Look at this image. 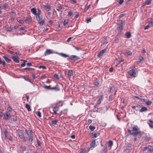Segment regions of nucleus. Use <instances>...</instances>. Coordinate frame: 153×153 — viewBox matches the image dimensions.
Instances as JSON below:
<instances>
[{"mask_svg": "<svg viewBox=\"0 0 153 153\" xmlns=\"http://www.w3.org/2000/svg\"><path fill=\"white\" fill-rule=\"evenodd\" d=\"M125 54L127 55V56H131L132 54V53L130 51H128L125 53Z\"/></svg>", "mask_w": 153, "mask_h": 153, "instance_id": "nucleus-26", "label": "nucleus"}, {"mask_svg": "<svg viewBox=\"0 0 153 153\" xmlns=\"http://www.w3.org/2000/svg\"><path fill=\"white\" fill-rule=\"evenodd\" d=\"M60 55L62 57L66 58L68 57H69V56L66 54H64L63 53H60Z\"/></svg>", "mask_w": 153, "mask_h": 153, "instance_id": "nucleus-34", "label": "nucleus"}, {"mask_svg": "<svg viewBox=\"0 0 153 153\" xmlns=\"http://www.w3.org/2000/svg\"><path fill=\"white\" fill-rule=\"evenodd\" d=\"M0 65H2L4 67L5 66V63L4 61H3L0 58Z\"/></svg>", "mask_w": 153, "mask_h": 153, "instance_id": "nucleus-25", "label": "nucleus"}, {"mask_svg": "<svg viewBox=\"0 0 153 153\" xmlns=\"http://www.w3.org/2000/svg\"><path fill=\"white\" fill-rule=\"evenodd\" d=\"M22 77L26 81H28L31 83H32V82L31 81L30 79H29L26 76H23Z\"/></svg>", "mask_w": 153, "mask_h": 153, "instance_id": "nucleus-29", "label": "nucleus"}, {"mask_svg": "<svg viewBox=\"0 0 153 153\" xmlns=\"http://www.w3.org/2000/svg\"><path fill=\"white\" fill-rule=\"evenodd\" d=\"M153 23L152 20L149 21L148 25L145 26L144 27V29L146 30L148 29L150 27H152L153 26Z\"/></svg>", "mask_w": 153, "mask_h": 153, "instance_id": "nucleus-6", "label": "nucleus"}, {"mask_svg": "<svg viewBox=\"0 0 153 153\" xmlns=\"http://www.w3.org/2000/svg\"><path fill=\"white\" fill-rule=\"evenodd\" d=\"M54 77L56 79H59V77L58 75L56 74H55L53 75Z\"/></svg>", "mask_w": 153, "mask_h": 153, "instance_id": "nucleus-50", "label": "nucleus"}, {"mask_svg": "<svg viewBox=\"0 0 153 153\" xmlns=\"http://www.w3.org/2000/svg\"><path fill=\"white\" fill-rule=\"evenodd\" d=\"M26 20L29 22H30L31 21V18H29V17H27L26 19Z\"/></svg>", "mask_w": 153, "mask_h": 153, "instance_id": "nucleus-44", "label": "nucleus"}, {"mask_svg": "<svg viewBox=\"0 0 153 153\" xmlns=\"http://www.w3.org/2000/svg\"><path fill=\"white\" fill-rule=\"evenodd\" d=\"M73 73L72 70H70L68 71V75L69 77L73 75Z\"/></svg>", "mask_w": 153, "mask_h": 153, "instance_id": "nucleus-12", "label": "nucleus"}, {"mask_svg": "<svg viewBox=\"0 0 153 153\" xmlns=\"http://www.w3.org/2000/svg\"><path fill=\"white\" fill-rule=\"evenodd\" d=\"M36 14V17L38 18V17H39V16H40V11H39V12Z\"/></svg>", "mask_w": 153, "mask_h": 153, "instance_id": "nucleus-46", "label": "nucleus"}, {"mask_svg": "<svg viewBox=\"0 0 153 153\" xmlns=\"http://www.w3.org/2000/svg\"><path fill=\"white\" fill-rule=\"evenodd\" d=\"M50 89V90H54L56 91H58L59 90V88L58 87V86L57 85H56L54 87L51 88Z\"/></svg>", "mask_w": 153, "mask_h": 153, "instance_id": "nucleus-11", "label": "nucleus"}, {"mask_svg": "<svg viewBox=\"0 0 153 153\" xmlns=\"http://www.w3.org/2000/svg\"><path fill=\"white\" fill-rule=\"evenodd\" d=\"M29 136L28 140L30 142L32 141L33 140V135H30Z\"/></svg>", "mask_w": 153, "mask_h": 153, "instance_id": "nucleus-28", "label": "nucleus"}, {"mask_svg": "<svg viewBox=\"0 0 153 153\" xmlns=\"http://www.w3.org/2000/svg\"><path fill=\"white\" fill-rule=\"evenodd\" d=\"M57 121L58 120H52L51 122L52 124L55 125L56 124Z\"/></svg>", "mask_w": 153, "mask_h": 153, "instance_id": "nucleus-32", "label": "nucleus"}, {"mask_svg": "<svg viewBox=\"0 0 153 153\" xmlns=\"http://www.w3.org/2000/svg\"><path fill=\"white\" fill-rule=\"evenodd\" d=\"M9 118L8 114H4V119L5 120H7Z\"/></svg>", "mask_w": 153, "mask_h": 153, "instance_id": "nucleus-37", "label": "nucleus"}, {"mask_svg": "<svg viewBox=\"0 0 153 153\" xmlns=\"http://www.w3.org/2000/svg\"><path fill=\"white\" fill-rule=\"evenodd\" d=\"M109 101H111L112 100V96L111 95L109 97Z\"/></svg>", "mask_w": 153, "mask_h": 153, "instance_id": "nucleus-63", "label": "nucleus"}, {"mask_svg": "<svg viewBox=\"0 0 153 153\" xmlns=\"http://www.w3.org/2000/svg\"><path fill=\"white\" fill-rule=\"evenodd\" d=\"M36 115L39 117H41V113L40 111H38L36 112Z\"/></svg>", "mask_w": 153, "mask_h": 153, "instance_id": "nucleus-39", "label": "nucleus"}, {"mask_svg": "<svg viewBox=\"0 0 153 153\" xmlns=\"http://www.w3.org/2000/svg\"><path fill=\"white\" fill-rule=\"evenodd\" d=\"M125 15L124 13L120 14L119 16V18H120Z\"/></svg>", "mask_w": 153, "mask_h": 153, "instance_id": "nucleus-55", "label": "nucleus"}, {"mask_svg": "<svg viewBox=\"0 0 153 153\" xmlns=\"http://www.w3.org/2000/svg\"><path fill=\"white\" fill-rule=\"evenodd\" d=\"M107 40L105 38L103 39V40H102V44H106L107 43Z\"/></svg>", "mask_w": 153, "mask_h": 153, "instance_id": "nucleus-40", "label": "nucleus"}, {"mask_svg": "<svg viewBox=\"0 0 153 153\" xmlns=\"http://www.w3.org/2000/svg\"><path fill=\"white\" fill-rule=\"evenodd\" d=\"M25 107L27 109L28 111H30L31 110L30 106L27 103L25 104Z\"/></svg>", "mask_w": 153, "mask_h": 153, "instance_id": "nucleus-22", "label": "nucleus"}, {"mask_svg": "<svg viewBox=\"0 0 153 153\" xmlns=\"http://www.w3.org/2000/svg\"><path fill=\"white\" fill-rule=\"evenodd\" d=\"M99 84V83L98 82H95L94 83V85H95L97 86Z\"/></svg>", "mask_w": 153, "mask_h": 153, "instance_id": "nucleus-56", "label": "nucleus"}, {"mask_svg": "<svg viewBox=\"0 0 153 153\" xmlns=\"http://www.w3.org/2000/svg\"><path fill=\"white\" fill-rule=\"evenodd\" d=\"M124 23V22H122L120 24V25L118 27L119 29L120 30H122L123 29V23Z\"/></svg>", "mask_w": 153, "mask_h": 153, "instance_id": "nucleus-20", "label": "nucleus"}, {"mask_svg": "<svg viewBox=\"0 0 153 153\" xmlns=\"http://www.w3.org/2000/svg\"><path fill=\"white\" fill-rule=\"evenodd\" d=\"M108 146L109 147H110L111 148L113 144V141L111 140H109L108 141Z\"/></svg>", "mask_w": 153, "mask_h": 153, "instance_id": "nucleus-27", "label": "nucleus"}, {"mask_svg": "<svg viewBox=\"0 0 153 153\" xmlns=\"http://www.w3.org/2000/svg\"><path fill=\"white\" fill-rule=\"evenodd\" d=\"M10 53L14 55H15V54H17L18 55H21L20 53L19 52H11Z\"/></svg>", "mask_w": 153, "mask_h": 153, "instance_id": "nucleus-30", "label": "nucleus"}, {"mask_svg": "<svg viewBox=\"0 0 153 153\" xmlns=\"http://www.w3.org/2000/svg\"><path fill=\"white\" fill-rule=\"evenodd\" d=\"M143 60H144V59H143V57H142V56L140 57L139 59V61H140H140H143Z\"/></svg>", "mask_w": 153, "mask_h": 153, "instance_id": "nucleus-52", "label": "nucleus"}, {"mask_svg": "<svg viewBox=\"0 0 153 153\" xmlns=\"http://www.w3.org/2000/svg\"><path fill=\"white\" fill-rule=\"evenodd\" d=\"M24 70H33L34 69V68H24L23 69Z\"/></svg>", "mask_w": 153, "mask_h": 153, "instance_id": "nucleus-53", "label": "nucleus"}, {"mask_svg": "<svg viewBox=\"0 0 153 153\" xmlns=\"http://www.w3.org/2000/svg\"><path fill=\"white\" fill-rule=\"evenodd\" d=\"M147 110V108L145 107H141V108L140 109V112H142L143 111H145Z\"/></svg>", "mask_w": 153, "mask_h": 153, "instance_id": "nucleus-16", "label": "nucleus"}, {"mask_svg": "<svg viewBox=\"0 0 153 153\" xmlns=\"http://www.w3.org/2000/svg\"><path fill=\"white\" fill-rule=\"evenodd\" d=\"M100 134L99 133H92V135L94 137H96L97 136L99 135Z\"/></svg>", "mask_w": 153, "mask_h": 153, "instance_id": "nucleus-36", "label": "nucleus"}, {"mask_svg": "<svg viewBox=\"0 0 153 153\" xmlns=\"http://www.w3.org/2000/svg\"><path fill=\"white\" fill-rule=\"evenodd\" d=\"M152 103V101H146V100L145 103L147 105H150Z\"/></svg>", "mask_w": 153, "mask_h": 153, "instance_id": "nucleus-38", "label": "nucleus"}, {"mask_svg": "<svg viewBox=\"0 0 153 153\" xmlns=\"http://www.w3.org/2000/svg\"><path fill=\"white\" fill-rule=\"evenodd\" d=\"M140 100L142 102H144L145 103L146 101V100H145L144 99L141 98L140 99Z\"/></svg>", "mask_w": 153, "mask_h": 153, "instance_id": "nucleus-60", "label": "nucleus"}, {"mask_svg": "<svg viewBox=\"0 0 153 153\" xmlns=\"http://www.w3.org/2000/svg\"><path fill=\"white\" fill-rule=\"evenodd\" d=\"M27 66H31L32 65V64L30 62V63H28L27 64Z\"/></svg>", "mask_w": 153, "mask_h": 153, "instance_id": "nucleus-64", "label": "nucleus"}, {"mask_svg": "<svg viewBox=\"0 0 153 153\" xmlns=\"http://www.w3.org/2000/svg\"><path fill=\"white\" fill-rule=\"evenodd\" d=\"M26 132L27 135L28 136L32 135V132L31 130H26Z\"/></svg>", "mask_w": 153, "mask_h": 153, "instance_id": "nucleus-18", "label": "nucleus"}, {"mask_svg": "<svg viewBox=\"0 0 153 153\" xmlns=\"http://www.w3.org/2000/svg\"><path fill=\"white\" fill-rule=\"evenodd\" d=\"M19 22L21 24H22L24 22V21L22 20H20L19 21Z\"/></svg>", "mask_w": 153, "mask_h": 153, "instance_id": "nucleus-58", "label": "nucleus"}, {"mask_svg": "<svg viewBox=\"0 0 153 153\" xmlns=\"http://www.w3.org/2000/svg\"><path fill=\"white\" fill-rule=\"evenodd\" d=\"M54 53L53 50L50 49H47L45 53V55L46 56L47 54H50Z\"/></svg>", "mask_w": 153, "mask_h": 153, "instance_id": "nucleus-7", "label": "nucleus"}, {"mask_svg": "<svg viewBox=\"0 0 153 153\" xmlns=\"http://www.w3.org/2000/svg\"><path fill=\"white\" fill-rule=\"evenodd\" d=\"M124 2V0H119V4H122Z\"/></svg>", "mask_w": 153, "mask_h": 153, "instance_id": "nucleus-51", "label": "nucleus"}, {"mask_svg": "<svg viewBox=\"0 0 153 153\" xmlns=\"http://www.w3.org/2000/svg\"><path fill=\"white\" fill-rule=\"evenodd\" d=\"M4 135L5 136V137L6 138L7 137V136L8 135V131L6 129H4Z\"/></svg>", "mask_w": 153, "mask_h": 153, "instance_id": "nucleus-33", "label": "nucleus"}, {"mask_svg": "<svg viewBox=\"0 0 153 153\" xmlns=\"http://www.w3.org/2000/svg\"><path fill=\"white\" fill-rule=\"evenodd\" d=\"M13 120L14 121H16L17 120V116L14 117L13 118Z\"/></svg>", "mask_w": 153, "mask_h": 153, "instance_id": "nucleus-48", "label": "nucleus"}, {"mask_svg": "<svg viewBox=\"0 0 153 153\" xmlns=\"http://www.w3.org/2000/svg\"><path fill=\"white\" fill-rule=\"evenodd\" d=\"M3 57L4 58L5 61L8 63H10L11 62V59H9L6 56H3Z\"/></svg>", "mask_w": 153, "mask_h": 153, "instance_id": "nucleus-13", "label": "nucleus"}, {"mask_svg": "<svg viewBox=\"0 0 153 153\" xmlns=\"http://www.w3.org/2000/svg\"><path fill=\"white\" fill-rule=\"evenodd\" d=\"M72 12L71 11H70L68 12V15L69 16H71L72 15Z\"/></svg>", "mask_w": 153, "mask_h": 153, "instance_id": "nucleus-59", "label": "nucleus"}, {"mask_svg": "<svg viewBox=\"0 0 153 153\" xmlns=\"http://www.w3.org/2000/svg\"><path fill=\"white\" fill-rule=\"evenodd\" d=\"M68 22L67 20H65L63 22V24L64 26H65L68 24Z\"/></svg>", "mask_w": 153, "mask_h": 153, "instance_id": "nucleus-43", "label": "nucleus"}, {"mask_svg": "<svg viewBox=\"0 0 153 153\" xmlns=\"http://www.w3.org/2000/svg\"><path fill=\"white\" fill-rule=\"evenodd\" d=\"M3 8H5L7 7V4H5L1 7Z\"/></svg>", "mask_w": 153, "mask_h": 153, "instance_id": "nucleus-45", "label": "nucleus"}, {"mask_svg": "<svg viewBox=\"0 0 153 153\" xmlns=\"http://www.w3.org/2000/svg\"><path fill=\"white\" fill-rule=\"evenodd\" d=\"M39 68H42L43 69H46V67L44 66H40L39 67Z\"/></svg>", "mask_w": 153, "mask_h": 153, "instance_id": "nucleus-47", "label": "nucleus"}, {"mask_svg": "<svg viewBox=\"0 0 153 153\" xmlns=\"http://www.w3.org/2000/svg\"><path fill=\"white\" fill-rule=\"evenodd\" d=\"M128 132L129 134L132 135L134 137V141H136L137 140L136 137L138 136V137L140 138L142 135L141 132L139 128L137 126L134 125L132 128V130H128Z\"/></svg>", "mask_w": 153, "mask_h": 153, "instance_id": "nucleus-1", "label": "nucleus"}, {"mask_svg": "<svg viewBox=\"0 0 153 153\" xmlns=\"http://www.w3.org/2000/svg\"><path fill=\"white\" fill-rule=\"evenodd\" d=\"M115 87L114 85H112L110 87V90L109 91V92L111 93H113L114 92V91L115 89Z\"/></svg>", "mask_w": 153, "mask_h": 153, "instance_id": "nucleus-14", "label": "nucleus"}, {"mask_svg": "<svg viewBox=\"0 0 153 153\" xmlns=\"http://www.w3.org/2000/svg\"><path fill=\"white\" fill-rule=\"evenodd\" d=\"M125 36L127 38H129L131 36V34L129 32H127L125 34Z\"/></svg>", "mask_w": 153, "mask_h": 153, "instance_id": "nucleus-21", "label": "nucleus"}, {"mask_svg": "<svg viewBox=\"0 0 153 153\" xmlns=\"http://www.w3.org/2000/svg\"><path fill=\"white\" fill-rule=\"evenodd\" d=\"M89 128L90 129L91 131H94L95 129V127L94 126H90Z\"/></svg>", "mask_w": 153, "mask_h": 153, "instance_id": "nucleus-35", "label": "nucleus"}, {"mask_svg": "<svg viewBox=\"0 0 153 153\" xmlns=\"http://www.w3.org/2000/svg\"><path fill=\"white\" fill-rule=\"evenodd\" d=\"M72 38H73V37H70V38H68V39L67 40V41H66V42H69L70 41V40H71V39H72Z\"/></svg>", "mask_w": 153, "mask_h": 153, "instance_id": "nucleus-61", "label": "nucleus"}, {"mask_svg": "<svg viewBox=\"0 0 153 153\" xmlns=\"http://www.w3.org/2000/svg\"><path fill=\"white\" fill-rule=\"evenodd\" d=\"M106 50V48H105L100 51L98 53L97 56L99 57H100L102 56V54L105 52Z\"/></svg>", "mask_w": 153, "mask_h": 153, "instance_id": "nucleus-5", "label": "nucleus"}, {"mask_svg": "<svg viewBox=\"0 0 153 153\" xmlns=\"http://www.w3.org/2000/svg\"><path fill=\"white\" fill-rule=\"evenodd\" d=\"M31 12L34 14L36 15V8H33L31 9Z\"/></svg>", "mask_w": 153, "mask_h": 153, "instance_id": "nucleus-23", "label": "nucleus"}, {"mask_svg": "<svg viewBox=\"0 0 153 153\" xmlns=\"http://www.w3.org/2000/svg\"><path fill=\"white\" fill-rule=\"evenodd\" d=\"M12 58L13 61L17 62L18 63L19 62V58L18 56H13Z\"/></svg>", "mask_w": 153, "mask_h": 153, "instance_id": "nucleus-8", "label": "nucleus"}, {"mask_svg": "<svg viewBox=\"0 0 153 153\" xmlns=\"http://www.w3.org/2000/svg\"><path fill=\"white\" fill-rule=\"evenodd\" d=\"M96 142L95 140H93L90 144V146L91 148L94 147Z\"/></svg>", "mask_w": 153, "mask_h": 153, "instance_id": "nucleus-19", "label": "nucleus"}, {"mask_svg": "<svg viewBox=\"0 0 153 153\" xmlns=\"http://www.w3.org/2000/svg\"><path fill=\"white\" fill-rule=\"evenodd\" d=\"M46 77V75H44L43 76H41L40 78L42 79H44Z\"/></svg>", "mask_w": 153, "mask_h": 153, "instance_id": "nucleus-62", "label": "nucleus"}, {"mask_svg": "<svg viewBox=\"0 0 153 153\" xmlns=\"http://www.w3.org/2000/svg\"><path fill=\"white\" fill-rule=\"evenodd\" d=\"M44 88L47 89H49L50 90V88H51L49 86H48L47 85H45L44 87Z\"/></svg>", "mask_w": 153, "mask_h": 153, "instance_id": "nucleus-54", "label": "nucleus"}, {"mask_svg": "<svg viewBox=\"0 0 153 153\" xmlns=\"http://www.w3.org/2000/svg\"><path fill=\"white\" fill-rule=\"evenodd\" d=\"M131 149V147L130 146H127L126 147V151L127 153H129Z\"/></svg>", "mask_w": 153, "mask_h": 153, "instance_id": "nucleus-9", "label": "nucleus"}, {"mask_svg": "<svg viewBox=\"0 0 153 153\" xmlns=\"http://www.w3.org/2000/svg\"><path fill=\"white\" fill-rule=\"evenodd\" d=\"M69 59L75 61L79 59V57L76 55H72L69 57Z\"/></svg>", "mask_w": 153, "mask_h": 153, "instance_id": "nucleus-4", "label": "nucleus"}, {"mask_svg": "<svg viewBox=\"0 0 153 153\" xmlns=\"http://www.w3.org/2000/svg\"><path fill=\"white\" fill-rule=\"evenodd\" d=\"M36 19L37 20L38 23L41 25H43L45 22V21L44 20H42V18L41 16H39L38 18L36 17Z\"/></svg>", "mask_w": 153, "mask_h": 153, "instance_id": "nucleus-3", "label": "nucleus"}, {"mask_svg": "<svg viewBox=\"0 0 153 153\" xmlns=\"http://www.w3.org/2000/svg\"><path fill=\"white\" fill-rule=\"evenodd\" d=\"M148 149H148V151L149 152H151L153 150L152 147L150 146H149L148 147Z\"/></svg>", "mask_w": 153, "mask_h": 153, "instance_id": "nucleus-31", "label": "nucleus"}, {"mask_svg": "<svg viewBox=\"0 0 153 153\" xmlns=\"http://www.w3.org/2000/svg\"><path fill=\"white\" fill-rule=\"evenodd\" d=\"M152 122H153L152 119L150 120L148 122V123L149 124V126L152 128H153V126L152 125Z\"/></svg>", "mask_w": 153, "mask_h": 153, "instance_id": "nucleus-15", "label": "nucleus"}, {"mask_svg": "<svg viewBox=\"0 0 153 153\" xmlns=\"http://www.w3.org/2000/svg\"><path fill=\"white\" fill-rule=\"evenodd\" d=\"M152 0H147L146 1L145 4L143 5L144 6L145 5H149L151 4Z\"/></svg>", "mask_w": 153, "mask_h": 153, "instance_id": "nucleus-24", "label": "nucleus"}, {"mask_svg": "<svg viewBox=\"0 0 153 153\" xmlns=\"http://www.w3.org/2000/svg\"><path fill=\"white\" fill-rule=\"evenodd\" d=\"M91 19L90 18V19H87L86 20V22L87 23H88L90 22H91Z\"/></svg>", "mask_w": 153, "mask_h": 153, "instance_id": "nucleus-57", "label": "nucleus"}, {"mask_svg": "<svg viewBox=\"0 0 153 153\" xmlns=\"http://www.w3.org/2000/svg\"><path fill=\"white\" fill-rule=\"evenodd\" d=\"M18 134L19 137L21 138H22L23 137H24V135L22 131H18Z\"/></svg>", "mask_w": 153, "mask_h": 153, "instance_id": "nucleus-10", "label": "nucleus"}, {"mask_svg": "<svg viewBox=\"0 0 153 153\" xmlns=\"http://www.w3.org/2000/svg\"><path fill=\"white\" fill-rule=\"evenodd\" d=\"M51 8V7L50 5H47L45 6V8L48 11Z\"/></svg>", "mask_w": 153, "mask_h": 153, "instance_id": "nucleus-41", "label": "nucleus"}, {"mask_svg": "<svg viewBox=\"0 0 153 153\" xmlns=\"http://www.w3.org/2000/svg\"><path fill=\"white\" fill-rule=\"evenodd\" d=\"M133 69L128 71V73L131 76L135 77L137 75L135 72V70L134 69V68H135V66L134 65L133 66Z\"/></svg>", "mask_w": 153, "mask_h": 153, "instance_id": "nucleus-2", "label": "nucleus"}, {"mask_svg": "<svg viewBox=\"0 0 153 153\" xmlns=\"http://www.w3.org/2000/svg\"><path fill=\"white\" fill-rule=\"evenodd\" d=\"M150 139H151V138L150 137H147L145 138V140L146 141H148Z\"/></svg>", "mask_w": 153, "mask_h": 153, "instance_id": "nucleus-49", "label": "nucleus"}, {"mask_svg": "<svg viewBox=\"0 0 153 153\" xmlns=\"http://www.w3.org/2000/svg\"><path fill=\"white\" fill-rule=\"evenodd\" d=\"M59 107L58 106H56L54 107L53 109V111H57L59 109Z\"/></svg>", "mask_w": 153, "mask_h": 153, "instance_id": "nucleus-42", "label": "nucleus"}, {"mask_svg": "<svg viewBox=\"0 0 153 153\" xmlns=\"http://www.w3.org/2000/svg\"><path fill=\"white\" fill-rule=\"evenodd\" d=\"M102 96H101L99 99L98 100L97 102V105L100 104L101 103L102 100Z\"/></svg>", "mask_w": 153, "mask_h": 153, "instance_id": "nucleus-17", "label": "nucleus"}]
</instances>
